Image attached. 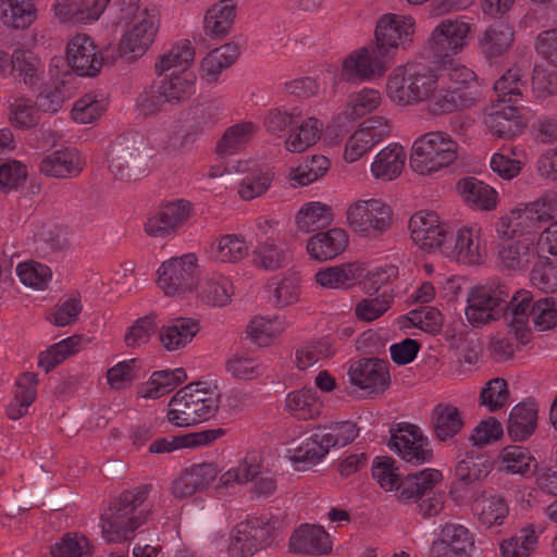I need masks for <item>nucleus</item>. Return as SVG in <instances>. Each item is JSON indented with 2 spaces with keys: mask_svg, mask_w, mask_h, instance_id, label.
Listing matches in <instances>:
<instances>
[{
  "mask_svg": "<svg viewBox=\"0 0 557 557\" xmlns=\"http://www.w3.org/2000/svg\"><path fill=\"white\" fill-rule=\"evenodd\" d=\"M148 486L124 491L113 499L101 516V528L109 543H122L134 537V532L147 522L150 509L144 507Z\"/></svg>",
  "mask_w": 557,
  "mask_h": 557,
  "instance_id": "f257e3e1",
  "label": "nucleus"
},
{
  "mask_svg": "<svg viewBox=\"0 0 557 557\" xmlns=\"http://www.w3.org/2000/svg\"><path fill=\"white\" fill-rule=\"evenodd\" d=\"M168 421L175 426H189L213 418L219 410V394L203 382L181 388L169 401Z\"/></svg>",
  "mask_w": 557,
  "mask_h": 557,
  "instance_id": "f03ea898",
  "label": "nucleus"
},
{
  "mask_svg": "<svg viewBox=\"0 0 557 557\" xmlns=\"http://www.w3.org/2000/svg\"><path fill=\"white\" fill-rule=\"evenodd\" d=\"M359 428L351 421L333 422L318 426L314 433L295 448L294 462L318 463L331 447H344L358 436Z\"/></svg>",
  "mask_w": 557,
  "mask_h": 557,
  "instance_id": "7ed1b4c3",
  "label": "nucleus"
},
{
  "mask_svg": "<svg viewBox=\"0 0 557 557\" xmlns=\"http://www.w3.org/2000/svg\"><path fill=\"white\" fill-rule=\"evenodd\" d=\"M458 158V144L444 132H430L418 138L410 156L411 169L422 175L450 165Z\"/></svg>",
  "mask_w": 557,
  "mask_h": 557,
  "instance_id": "20e7f679",
  "label": "nucleus"
},
{
  "mask_svg": "<svg viewBox=\"0 0 557 557\" xmlns=\"http://www.w3.org/2000/svg\"><path fill=\"white\" fill-rule=\"evenodd\" d=\"M442 479V472L436 469L410 473L404 478L398 499L416 503V510L423 519L435 517L443 510L445 503L443 494L433 492Z\"/></svg>",
  "mask_w": 557,
  "mask_h": 557,
  "instance_id": "39448f33",
  "label": "nucleus"
},
{
  "mask_svg": "<svg viewBox=\"0 0 557 557\" xmlns=\"http://www.w3.org/2000/svg\"><path fill=\"white\" fill-rule=\"evenodd\" d=\"M158 275V285L165 296L183 297L199 285L198 258L191 252L172 257L161 263Z\"/></svg>",
  "mask_w": 557,
  "mask_h": 557,
  "instance_id": "423d86ee",
  "label": "nucleus"
},
{
  "mask_svg": "<svg viewBox=\"0 0 557 557\" xmlns=\"http://www.w3.org/2000/svg\"><path fill=\"white\" fill-rule=\"evenodd\" d=\"M350 228L366 237H377L392 225V210L380 199L358 200L346 212Z\"/></svg>",
  "mask_w": 557,
  "mask_h": 557,
  "instance_id": "0eeeda50",
  "label": "nucleus"
},
{
  "mask_svg": "<svg viewBox=\"0 0 557 557\" xmlns=\"http://www.w3.org/2000/svg\"><path fill=\"white\" fill-rule=\"evenodd\" d=\"M509 290L505 285L473 287L468 295L466 317L471 324L496 320L508 307Z\"/></svg>",
  "mask_w": 557,
  "mask_h": 557,
  "instance_id": "6e6552de",
  "label": "nucleus"
},
{
  "mask_svg": "<svg viewBox=\"0 0 557 557\" xmlns=\"http://www.w3.org/2000/svg\"><path fill=\"white\" fill-rule=\"evenodd\" d=\"M414 20L411 16L385 14L376 22L373 47L387 59L399 46L412 41Z\"/></svg>",
  "mask_w": 557,
  "mask_h": 557,
  "instance_id": "1a4fd4ad",
  "label": "nucleus"
},
{
  "mask_svg": "<svg viewBox=\"0 0 557 557\" xmlns=\"http://www.w3.org/2000/svg\"><path fill=\"white\" fill-rule=\"evenodd\" d=\"M389 432L387 446L406 462L419 466L432 459V450L424 447L428 445V438L423 436L419 426L405 423L399 424L396 430L391 429Z\"/></svg>",
  "mask_w": 557,
  "mask_h": 557,
  "instance_id": "9d476101",
  "label": "nucleus"
},
{
  "mask_svg": "<svg viewBox=\"0 0 557 557\" xmlns=\"http://www.w3.org/2000/svg\"><path fill=\"white\" fill-rule=\"evenodd\" d=\"M472 24L460 20H444L428 39V49L437 59H444L461 50L468 41Z\"/></svg>",
  "mask_w": 557,
  "mask_h": 557,
  "instance_id": "9b49d317",
  "label": "nucleus"
},
{
  "mask_svg": "<svg viewBox=\"0 0 557 557\" xmlns=\"http://www.w3.org/2000/svg\"><path fill=\"white\" fill-rule=\"evenodd\" d=\"M387 60L373 45H368L352 51L344 59L342 77L347 82L380 77L386 72Z\"/></svg>",
  "mask_w": 557,
  "mask_h": 557,
  "instance_id": "f8f14e48",
  "label": "nucleus"
},
{
  "mask_svg": "<svg viewBox=\"0 0 557 557\" xmlns=\"http://www.w3.org/2000/svg\"><path fill=\"white\" fill-rule=\"evenodd\" d=\"M194 206L186 199H177L163 203L157 212L148 218L145 223V232L150 237L163 238L187 223Z\"/></svg>",
  "mask_w": 557,
  "mask_h": 557,
  "instance_id": "ddd939ff",
  "label": "nucleus"
},
{
  "mask_svg": "<svg viewBox=\"0 0 557 557\" xmlns=\"http://www.w3.org/2000/svg\"><path fill=\"white\" fill-rule=\"evenodd\" d=\"M350 383L371 394H382L391 385L388 362L376 358H361L348 370Z\"/></svg>",
  "mask_w": 557,
  "mask_h": 557,
  "instance_id": "4468645a",
  "label": "nucleus"
},
{
  "mask_svg": "<svg viewBox=\"0 0 557 557\" xmlns=\"http://www.w3.org/2000/svg\"><path fill=\"white\" fill-rule=\"evenodd\" d=\"M158 27L154 16L144 10L138 16L134 26L126 32L120 42V55L127 61H133L147 51L153 42Z\"/></svg>",
  "mask_w": 557,
  "mask_h": 557,
  "instance_id": "2eb2a0df",
  "label": "nucleus"
},
{
  "mask_svg": "<svg viewBox=\"0 0 557 557\" xmlns=\"http://www.w3.org/2000/svg\"><path fill=\"white\" fill-rule=\"evenodd\" d=\"M66 60L70 67L79 76H96L104 59L98 55L96 46L87 35H77L73 37L66 47Z\"/></svg>",
  "mask_w": 557,
  "mask_h": 557,
  "instance_id": "dca6fc26",
  "label": "nucleus"
},
{
  "mask_svg": "<svg viewBox=\"0 0 557 557\" xmlns=\"http://www.w3.org/2000/svg\"><path fill=\"white\" fill-rule=\"evenodd\" d=\"M480 92L475 85L441 90L428 99V112L432 115L448 114L470 108L479 100Z\"/></svg>",
  "mask_w": 557,
  "mask_h": 557,
  "instance_id": "f3484780",
  "label": "nucleus"
},
{
  "mask_svg": "<svg viewBox=\"0 0 557 557\" xmlns=\"http://www.w3.org/2000/svg\"><path fill=\"white\" fill-rule=\"evenodd\" d=\"M147 151L139 143L121 145L112 154L110 169L115 176L122 181H129L138 175L145 174Z\"/></svg>",
  "mask_w": 557,
  "mask_h": 557,
  "instance_id": "a211bd4d",
  "label": "nucleus"
},
{
  "mask_svg": "<svg viewBox=\"0 0 557 557\" xmlns=\"http://www.w3.org/2000/svg\"><path fill=\"white\" fill-rule=\"evenodd\" d=\"M533 295L531 292L521 289L512 296L509 295L508 307L504 309L503 315L508 321L509 332L512 333L521 344L528 342L530 330L528 322L532 309Z\"/></svg>",
  "mask_w": 557,
  "mask_h": 557,
  "instance_id": "6ab92c4d",
  "label": "nucleus"
},
{
  "mask_svg": "<svg viewBox=\"0 0 557 557\" xmlns=\"http://www.w3.org/2000/svg\"><path fill=\"white\" fill-rule=\"evenodd\" d=\"M268 546V533L259 527V518L240 522L231 540L228 553L233 557H249Z\"/></svg>",
  "mask_w": 557,
  "mask_h": 557,
  "instance_id": "aec40b11",
  "label": "nucleus"
},
{
  "mask_svg": "<svg viewBox=\"0 0 557 557\" xmlns=\"http://www.w3.org/2000/svg\"><path fill=\"white\" fill-rule=\"evenodd\" d=\"M219 470L214 463L193 465L174 480L172 491L175 497L184 498L207 487L216 478Z\"/></svg>",
  "mask_w": 557,
  "mask_h": 557,
  "instance_id": "412c9836",
  "label": "nucleus"
},
{
  "mask_svg": "<svg viewBox=\"0 0 557 557\" xmlns=\"http://www.w3.org/2000/svg\"><path fill=\"white\" fill-rule=\"evenodd\" d=\"M289 549L307 555H324L331 552L329 534L320 525L302 524L294 531L289 539Z\"/></svg>",
  "mask_w": 557,
  "mask_h": 557,
  "instance_id": "4be33fe9",
  "label": "nucleus"
},
{
  "mask_svg": "<svg viewBox=\"0 0 557 557\" xmlns=\"http://www.w3.org/2000/svg\"><path fill=\"white\" fill-rule=\"evenodd\" d=\"M347 246L346 232L334 227L311 236L307 243V251L314 260L329 261L343 253Z\"/></svg>",
  "mask_w": 557,
  "mask_h": 557,
  "instance_id": "5701e85b",
  "label": "nucleus"
},
{
  "mask_svg": "<svg viewBox=\"0 0 557 557\" xmlns=\"http://www.w3.org/2000/svg\"><path fill=\"white\" fill-rule=\"evenodd\" d=\"M446 256L466 264H481L484 252L480 239L471 228H461L450 234Z\"/></svg>",
  "mask_w": 557,
  "mask_h": 557,
  "instance_id": "b1692460",
  "label": "nucleus"
},
{
  "mask_svg": "<svg viewBox=\"0 0 557 557\" xmlns=\"http://www.w3.org/2000/svg\"><path fill=\"white\" fill-rule=\"evenodd\" d=\"M556 213L557 191L555 190H548L536 200L527 203L523 209H517L511 212L512 215L517 214L516 219L519 220L516 224H524L527 227L540 226L542 223L553 220Z\"/></svg>",
  "mask_w": 557,
  "mask_h": 557,
  "instance_id": "393cba45",
  "label": "nucleus"
},
{
  "mask_svg": "<svg viewBox=\"0 0 557 557\" xmlns=\"http://www.w3.org/2000/svg\"><path fill=\"white\" fill-rule=\"evenodd\" d=\"M513 28L505 22H495L479 37L478 45L481 53L488 60L505 54L513 42Z\"/></svg>",
  "mask_w": 557,
  "mask_h": 557,
  "instance_id": "a878e982",
  "label": "nucleus"
},
{
  "mask_svg": "<svg viewBox=\"0 0 557 557\" xmlns=\"http://www.w3.org/2000/svg\"><path fill=\"white\" fill-rule=\"evenodd\" d=\"M499 264L509 271H522L539 257L536 246L528 239L506 242L497 252Z\"/></svg>",
  "mask_w": 557,
  "mask_h": 557,
  "instance_id": "bb28decb",
  "label": "nucleus"
},
{
  "mask_svg": "<svg viewBox=\"0 0 557 557\" xmlns=\"http://www.w3.org/2000/svg\"><path fill=\"white\" fill-rule=\"evenodd\" d=\"M239 55V48L234 42H227L211 50L201 61L200 77L208 84L215 83L221 72L233 65Z\"/></svg>",
  "mask_w": 557,
  "mask_h": 557,
  "instance_id": "cd10ccee",
  "label": "nucleus"
},
{
  "mask_svg": "<svg viewBox=\"0 0 557 557\" xmlns=\"http://www.w3.org/2000/svg\"><path fill=\"white\" fill-rule=\"evenodd\" d=\"M430 423L435 437L441 442L456 436L465 424L459 409L450 404L436 405L432 410Z\"/></svg>",
  "mask_w": 557,
  "mask_h": 557,
  "instance_id": "c85d7f7f",
  "label": "nucleus"
},
{
  "mask_svg": "<svg viewBox=\"0 0 557 557\" xmlns=\"http://www.w3.org/2000/svg\"><path fill=\"white\" fill-rule=\"evenodd\" d=\"M236 5L232 0H221L214 3L206 12L203 29L211 38L226 36L234 24Z\"/></svg>",
  "mask_w": 557,
  "mask_h": 557,
  "instance_id": "c756f323",
  "label": "nucleus"
},
{
  "mask_svg": "<svg viewBox=\"0 0 557 557\" xmlns=\"http://www.w3.org/2000/svg\"><path fill=\"white\" fill-rule=\"evenodd\" d=\"M537 424V408L534 403H520L511 408L507 432L512 441L530 437Z\"/></svg>",
  "mask_w": 557,
  "mask_h": 557,
  "instance_id": "7c9ffc66",
  "label": "nucleus"
},
{
  "mask_svg": "<svg viewBox=\"0 0 557 557\" xmlns=\"http://www.w3.org/2000/svg\"><path fill=\"white\" fill-rule=\"evenodd\" d=\"M199 332L198 321L191 318H175L168 326L160 330V341L169 350H177L185 347Z\"/></svg>",
  "mask_w": 557,
  "mask_h": 557,
  "instance_id": "2f4dec72",
  "label": "nucleus"
},
{
  "mask_svg": "<svg viewBox=\"0 0 557 557\" xmlns=\"http://www.w3.org/2000/svg\"><path fill=\"white\" fill-rule=\"evenodd\" d=\"M519 104L509 103L499 110H494L486 114L485 124L492 133L499 138H512L522 128V123L518 111Z\"/></svg>",
  "mask_w": 557,
  "mask_h": 557,
  "instance_id": "473e14b6",
  "label": "nucleus"
},
{
  "mask_svg": "<svg viewBox=\"0 0 557 557\" xmlns=\"http://www.w3.org/2000/svg\"><path fill=\"white\" fill-rule=\"evenodd\" d=\"M404 165V149L401 146L394 144L380 150L371 164V172L376 178L391 181L401 173Z\"/></svg>",
  "mask_w": 557,
  "mask_h": 557,
  "instance_id": "72a5a7b5",
  "label": "nucleus"
},
{
  "mask_svg": "<svg viewBox=\"0 0 557 557\" xmlns=\"http://www.w3.org/2000/svg\"><path fill=\"white\" fill-rule=\"evenodd\" d=\"M41 173L52 177H69L82 172L78 156L71 150H58L45 157L39 165Z\"/></svg>",
  "mask_w": 557,
  "mask_h": 557,
  "instance_id": "f704fd0d",
  "label": "nucleus"
},
{
  "mask_svg": "<svg viewBox=\"0 0 557 557\" xmlns=\"http://www.w3.org/2000/svg\"><path fill=\"white\" fill-rule=\"evenodd\" d=\"M37 375L32 372L23 373L16 381L14 400L7 407L11 420H17L27 413L28 407L36 398Z\"/></svg>",
  "mask_w": 557,
  "mask_h": 557,
  "instance_id": "c9c22d12",
  "label": "nucleus"
},
{
  "mask_svg": "<svg viewBox=\"0 0 557 557\" xmlns=\"http://www.w3.org/2000/svg\"><path fill=\"white\" fill-rule=\"evenodd\" d=\"M492 461L485 454L467 453L456 467V478L463 485H470L485 478L492 470Z\"/></svg>",
  "mask_w": 557,
  "mask_h": 557,
  "instance_id": "e433bc0d",
  "label": "nucleus"
},
{
  "mask_svg": "<svg viewBox=\"0 0 557 557\" xmlns=\"http://www.w3.org/2000/svg\"><path fill=\"white\" fill-rule=\"evenodd\" d=\"M418 223L420 222L417 219L409 220L412 240L424 251L441 250L446 255V246H449V236L453 233L448 232L444 224L436 226V228L430 232L421 231V226Z\"/></svg>",
  "mask_w": 557,
  "mask_h": 557,
  "instance_id": "4c0bfd02",
  "label": "nucleus"
},
{
  "mask_svg": "<svg viewBox=\"0 0 557 557\" xmlns=\"http://www.w3.org/2000/svg\"><path fill=\"white\" fill-rule=\"evenodd\" d=\"M408 75L417 98V102L426 101L437 88L438 76L436 71L420 62L408 63Z\"/></svg>",
  "mask_w": 557,
  "mask_h": 557,
  "instance_id": "58836bf2",
  "label": "nucleus"
},
{
  "mask_svg": "<svg viewBox=\"0 0 557 557\" xmlns=\"http://www.w3.org/2000/svg\"><path fill=\"white\" fill-rule=\"evenodd\" d=\"M458 189L465 201L475 208L490 210L496 206V191L475 177H467L460 181Z\"/></svg>",
  "mask_w": 557,
  "mask_h": 557,
  "instance_id": "ea45409f",
  "label": "nucleus"
},
{
  "mask_svg": "<svg viewBox=\"0 0 557 557\" xmlns=\"http://www.w3.org/2000/svg\"><path fill=\"white\" fill-rule=\"evenodd\" d=\"M323 124L315 117H308L294 125L295 131L285 140V147L290 152H302L308 147L314 145L320 138Z\"/></svg>",
  "mask_w": 557,
  "mask_h": 557,
  "instance_id": "a19ab883",
  "label": "nucleus"
},
{
  "mask_svg": "<svg viewBox=\"0 0 557 557\" xmlns=\"http://www.w3.org/2000/svg\"><path fill=\"white\" fill-rule=\"evenodd\" d=\"M82 342L83 336L75 334L53 344L39 354L38 366L44 368L47 373L50 372L66 358L75 355L79 350Z\"/></svg>",
  "mask_w": 557,
  "mask_h": 557,
  "instance_id": "79ce46f5",
  "label": "nucleus"
},
{
  "mask_svg": "<svg viewBox=\"0 0 557 557\" xmlns=\"http://www.w3.org/2000/svg\"><path fill=\"white\" fill-rule=\"evenodd\" d=\"M333 221V212L330 206L321 202L305 205L297 214V226L305 233L324 228Z\"/></svg>",
  "mask_w": 557,
  "mask_h": 557,
  "instance_id": "37998d69",
  "label": "nucleus"
},
{
  "mask_svg": "<svg viewBox=\"0 0 557 557\" xmlns=\"http://www.w3.org/2000/svg\"><path fill=\"white\" fill-rule=\"evenodd\" d=\"M408 75V63L398 67L394 75L388 78L386 91L391 100L401 106L417 104V98Z\"/></svg>",
  "mask_w": 557,
  "mask_h": 557,
  "instance_id": "c03bdc74",
  "label": "nucleus"
},
{
  "mask_svg": "<svg viewBox=\"0 0 557 557\" xmlns=\"http://www.w3.org/2000/svg\"><path fill=\"white\" fill-rule=\"evenodd\" d=\"M502 462L508 472L528 475L533 474L537 468V461L522 446L512 445L505 447L500 453Z\"/></svg>",
  "mask_w": 557,
  "mask_h": 557,
  "instance_id": "a18cd8bd",
  "label": "nucleus"
},
{
  "mask_svg": "<svg viewBox=\"0 0 557 557\" xmlns=\"http://www.w3.org/2000/svg\"><path fill=\"white\" fill-rule=\"evenodd\" d=\"M195 59V49L188 39H185L172 47V49L160 55L156 62V71L159 75L172 69H186Z\"/></svg>",
  "mask_w": 557,
  "mask_h": 557,
  "instance_id": "49530a36",
  "label": "nucleus"
},
{
  "mask_svg": "<svg viewBox=\"0 0 557 557\" xmlns=\"http://www.w3.org/2000/svg\"><path fill=\"white\" fill-rule=\"evenodd\" d=\"M52 557H91L92 547L85 535L69 532L50 547Z\"/></svg>",
  "mask_w": 557,
  "mask_h": 557,
  "instance_id": "de8ad7c7",
  "label": "nucleus"
},
{
  "mask_svg": "<svg viewBox=\"0 0 557 557\" xmlns=\"http://www.w3.org/2000/svg\"><path fill=\"white\" fill-rule=\"evenodd\" d=\"M255 125L250 122L239 123L225 131L218 141L215 151L220 156L233 154L250 139Z\"/></svg>",
  "mask_w": 557,
  "mask_h": 557,
  "instance_id": "09e8293b",
  "label": "nucleus"
},
{
  "mask_svg": "<svg viewBox=\"0 0 557 557\" xmlns=\"http://www.w3.org/2000/svg\"><path fill=\"white\" fill-rule=\"evenodd\" d=\"M537 535L531 527L521 529L518 533L500 544L502 557H529L535 549Z\"/></svg>",
  "mask_w": 557,
  "mask_h": 557,
  "instance_id": "8fccbe9b",
  "label": "nucleus"
},
{
  "mask_svg": "<svg viewBox=\"0 0 557 557\" xmlns=\"http://www.w3.org/2000/svg\"><path fill=\"white\" fill-rule=\"evenodd\" d=\"M195 76L183 69L180 73L173 72L169 78L159 81L170 102H181L193 94Z\"/></svg>",
  "mask_w": 557,
  "mask_h": 557,
  "instance_id": "3c124183",
  "label": "nucleus"
},
{
  "mask_svg": "<svg viewBox=\"0 0 557 557\" xmlns=\"http://www.w3.org/2000/svg\"><path fill=\"white\" fill-rule=\"evenodd\" d=\"M520 69L513 67L503 74L494 84V90L497 92L498 101L503 103L519 104L522 100V87Z\"/></svg>",
  "mask_w": 557,
  "mask_h": 557,
  "instance_id": "603ef678",
  "label": "nucleus"
},
{
  "mask_svg": "<svg viewBox=\"0 0 557 557\" xmlns=\"http://www.w3.org/2000/svg\"><path fill=\"white\" fill-rule=\"evenodd\" d=\"M329 169L330 160L326 157L312 156L297 168L292 169L288 177L290 181H295L297 185L305 186L325 175Z\"/></svg>",
  "mask_w": 557,
  "mask_h": 557,
  "instance_id": "864d4df0",
  "label": "nucleus"
},
{
  "mask_svg": "<svg viewBox=\"0 0 557 557\" xmlns=\"http://www.w3.org/2000/svg\"><path fill=\"white\" fill-rule=\"evenodd\" d=\"M199 134L195 124H188L185 120L177 121L169 133L164 144L168 152H186L197 141Z\"/></svg>",
  "mask_w": 557,
  "mask_h": 557,
  "instance_id": "5fc2aeb1",
  "label": "nucleus"
},
{
  "mask_svg": "<svg viewBox=\"0 0 557 557\" xmlns=\"http://www.w3.org/2000/svg\"><path fill=\"white\" fill-rule=\"evenodd\" d=\"M215 260L220 262H237L248 253V246L242 236L224 235L212 247Z\"/></svg>",
  "mask_w": 557,
  "mask_h": 557,
  "instance_id": "6e6d98bb",
  "label": "nucleus"
},
{
  "mask_svg": "<svg viewBox=\"0 0 557 557\" xmlns=\"http://www.w3.org/2000/svg\"><path fill=\"white\" fill-rule=\"evenodd\" d=\"M156 319V313H149L135 320L124 335L125 346L136 348L147 344L157 332L158 325Z\"/></svg>",
  "mask_w": 557,
  "mask_h": 557,
  "instance_id": "4d7b16f0",
  "label": "nucleus"
},
{
  "mask_svg": "<svg viewBox=\"0 0 557 557\" xmlns=\"http://www.w3.org/2000/svg\"><path fill=\"white\" fill-rule=\"evenodd\" d=\"M286 407L299 420H309L319 413V404L312 389L289 393Z\"/></svg>",
  "mask_w": 557,
  "mask_h": 557,
  "instance_id": "13d9d810",
  "label": "nucleus"
},
{
  "mask_svg": "<svg viewBox=\"0 0 557 557\" xmlns=\"http://www.w3.org/2000/svg\"><path fill=\"white\" fill-rule=\"evenodd\" d=\"M531 282L545 293L557 290V257L539 258L531 272Z\"/></svg>",
  "mask_w": 557,
  "mask_h": 557,
  "instance_id": "bf43d9fd",
  "label": "nucleus"
},
{
  "mask_svg": "<svg viewBox=\"0 0 557 557\" xmlns=\"http://www.w3.org/2000/svg\"><path fill=\"white\" fill-rule=\"evenodd\" d=\"M380 101L381 95L377 90L364 88L350 97L343 115L347 120H357L376 109Z\"/></svg>",
  "mask_w": 557,
  "mask_h": 557,
  "instance_id": "052dcab7",
  "label": "nucleus"
},
{
  "mask_svg": "<svg viewBox=\"0 0 557 557\" xmlns=\"http://www.w3.org/2000/svg\"><path fill=\"white\" fill-rule=\"evenodd\" d=\"M437 541L448 544L449 548L461 553L465 557H468L469 550L474 545V540L469 530L466 527L456 523H446L442 528L441 539Z\"/></svg>",
  "mask_w": 557,
  "mask_h": 557,
  "instance_id": "680f3d73",
  "label": "nucleus"
},
{
  "mask_svg": "<svg viewBox=\"0 0 557 557\" xmlns=\"http://www.w3.org/2000/svg\"><path fill=\"white\" fill-rule=\"evenodd\" d=\"M16 273L24 286L35 289L46 288L52 276L49 267L35 261L20 263L16 268Z\"/></svg>",
  "mask_w": 557,
  "mask_h": 557,
  "instance_id": "e2e57ef3",
  "label": "nucleus"
},
{
  "mask_svg": "<svg viewBox=\"0 0 557 557\" xmlns=\"http://www.w3.org/2000/svg\"><path fill=\"white\" fill-rule=\"evenodd\" d=\"M372 476L386 491L397 490L400 493L404 479H400L395 461L391 457H376L372 466Z\"/></svg>",
  "mask_w": 557,
  "mask_h": 557,
  "instance_id": "0e129e2a",
  "label": "nucleus"
},
{
  "mask_svg": "<svg viewBox=\"0 0 557 557\" xmlns=\"http://www.w3.org/2000/svg\"><path fill=\"white\" fill-rule=\"evenodd\" d=\"M301 119L302 112L298 108L290 111L275 109L267 115L264 125L269 133L281 136L287 129L292 131L294 125H298Z\"/></svg>",
  "mask_w": 557,
  "mask_h": 557,
  "instance_id": "69168bd1",
  "label": "nucleus"
},
{
  "mask_svg": "<svg viewBox=\"0 0 557 557\" xmlns=\"http://www.w3.org/2000/svg\"><path fill=\"white\" fill-rule=\"evenodd\" d=\"M274 173L270 170H256L243 180L238 194L244 200H252L263 195L270 187Z\"/></svg>",
  "mask_w": 557,
  "mask_h": 557,
  "instance_id": "338daca9",
  "label": "nucleus"
},
{
  "mask_svg": "<svg viewBox=\"0 0 557 557\" xmlns=\"http://www.w3.org/2000/svg\"><path fill=\"white\" fill-rule=\"evenodd\" d=\"M532 319L540 331H546L557 325V301L554 297H544L532 305Z\"/></svg>",
  "mask_w": 557,
  "mask_h": 557,
  "instance_id": "774afa93",
  "label": "nucleus"
}]
</instances>
